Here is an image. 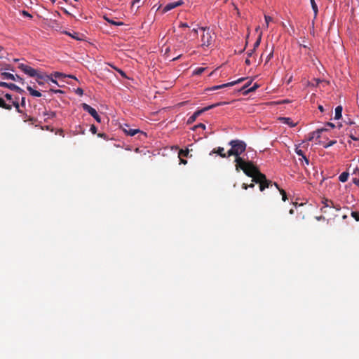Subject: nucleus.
<instances>
[{"instance_id":"nucleus-1","label":"nucleus","mask_w":359,"mask_h":359,"mask_svg":"<svg viewBox=\"0 0 359 359\" xmlns=\"http://www.w3.org/2000/svg\"><path fill=\"white\" fill-rule=\"evenodd\" d=\"M231 146V149L227 151V156H234L236 163L235 168L237 172L243 170L245 175H249L247 172L254 165L253 162L246 161L244 157H241V155L245 151L247 144L246 143L240 140H233L229 142Z\"/></svg>"},{"instance_id":"nucleus-2","label":"nucleus","mask_w":359,"mask_h":359,"mask_svg":"<svg viewBox=\"0 0 359 359\" xmlns=\"http://www.w3.org/2000/svg\"><path fill=\"white\" fill-rule=\"evenodd\" d=\"M247 172L250 174L246 175L252 177V182L259 184V189L261 191H263L266 188H269L273 186V182L267 180L266 175L262 173L257 166L253 165L248 170Z\"/></svg>"},{"instance_id":"nucleus-3","label":"nucleus","mask_w":359,"mask_h":359,"mask_svg":"<svg viewBox=\"0 0 359 359\" xmlns=\"http://www.w3.org/2000/svg\"><path fill=\"white\" fill-rule=\"evenodd\" d=\"M203 34L201 36V46L209 47L213 41V33L208 27H201Z\"/></svg>"},{"instance_id":"nucleus-4","label":"nucleus","mask_w":359,"mask_h":359,"mask_svg":"<svg viewBox=\"0 0 359 359\" xmlns=\"http://www.w3.org/2000/svg\"><path fill=\"white\" fill-rule=\"evenodd\" d=\"M226 104V102H217V103H215V104H211V105H209L206 107H204L202 109H200V110H197L196 111H195L187 120V123L188 124H191L193 123L196 119L197 118L198 116H199L201 114H202L203 112L209 110V109H213L216 107H219V106H221V105H223V104Z\"/></svg>"},{"instance_id":"nucleus-5","label":"nucleus","mask_w":359,"mask_h":359,"mask_svg":"<svg viewBox=\"0 0 359 359\" xmlns=\"http://www.w3.org/2000/svg\"><path fill=\"white\" fill-rule=\"evenodd\" d=\"M18 68L20 69L25 74H27L30 77H36L39 79H43V76L37 72V70L28 66L25 64L20 63L18 65Z\"/></svg>"},{"instance_id":"nucleus-6","label":"nucleus","mask_w":359,"mask_h":359,"mask_svg":"<svg viewBox=\"0 0 359 359\" xmlns=\"http://www.w3.org/2000/svg\"><path fill=\"white\" fill-rule=\"evenodd\" d=\"M81 107H82L84 111L88 112L96 120L97 122H98V123L101 122V118L99 116V114H97V111L94 108H93L92 107H90V105H88L86 103H83L81 104Z\"/></svg>"},{"instance_id":"nucleus-7","label":"nucleus","mask_w":359,"mask_h":359,"mask_svg":"<svg viewBox=\"0 0 359 359\" xmlns=\"http://www.w3.org/2000/svg\"><path fill=\"white\" fill-rule=\"evenodd\" d=\"M0 86L9 88L12 90H15L20 93H22L24 92V90L22 88H20V87H18V86H16L15 84L12 83H6V82H4V81H0Z\"/></svg>"},{"instance_id":"nucleus-8","label":"nucleus","mask_w":359,"mask_h":359,"mask_svg":"<svg viewBox=\"0 0 359 359\" xmlns=\"http://www.w3.org/2000/svg\"><path fill=\"white\" fill-rule=\"evenodd\" d=\"M123 131L130 136H134L137 133H141L142 134L145 135L143 132L140 130L139 129H132L130 128V126L127 124H125L123 126H122Z\"/></svg>"},{"instance_id":"nucleus-9","label":"nucleus","mask_w":359,"mask_h":359,"mask_svg":"<svg viewBox=\"0 0 359 359\" xmlns=\"http://www.w3.org/2000/svg\"><path fill=\"white\" fill-rule=\"evenodd\" d=\"M323 203L325 205H324V207H323V208H321V211H323V212H325V211H324V210H323V209H324L325 208H327V207H332V208H334L337 209V210H339L341 208L339 205H337V206H336V205H334V203H333L332 201L328 200V199H327V198H325V199L323 201Z\"/></svg>"},{"instance_id":"nucleus-10","label":"nucleus","mask_w":359,"mask_h":359,"mask_svg":"<svg viewBox=\"0 0 359 359\" xmlns=\"http://www.w3.org/2000/svg\"><path fill=\"white\" fill-rule=\"evenodd\" d=\"M212 153H215V154H217L218 155H219L222 158H226V157H229L227 156V153H224V149L223 147H219L217 148H215L212 151Z\"/></svg>"},{"instance_id":"nucleus-11","label":"nucleus","mask_w":359,"mask_h":359,"mask_svg":"<svg viewBox=\"0 0 359 359\" xmlns=\"http://www.w3.org/2000/svg\"><path fill=\"white\" fill-rule=\"evenodd\" d=\"M280 120L282 123L290 126V127H294L297 123H294L291 118L289 117H281Z\"/></svg>"},{"instance_id":"nucleus-12","label":"nucleus","mask_w":359,"mask_h":359,"mask_svg":"<svg viewBox=\"0 0 359 359\" xmlns=\"http://www.w3.org/2000/svg\"><path fill=\"white\" fill-rule=\"evenodd\" d=\"M27 89L29 92L30 95L34 97H39L41 96V93L39 91L33 89L31 86H27Z\"/></svg>"},{"instance_id":"nucleus-13","label":"nucleus","mask_w":359,"mask_h":359,"mask_svg":"<svg viewBox=\"0 0 359 359\" xmlns=\"http://www.w3.org/2000/svg\"><path fill=\"white\" fill-rule=\"evenodd\" d=\"M0 108H3L7 110H11L12 105L9 104H6L5 100L0 97Z\"/></svg>"},{"instance_id":"nucleus-14","label":"nucleus","mask_w":359,"mask_h":359,"mask_svg":"<svg viewBox=\"0 0 359 359\" xmlns=\"http://www.w3.org/2000/svg\"><path fill=\"white\" fill-rule=\"evenodd\" d=\"M342 110H343V108L341 106H337L336 108H335V116H334V119H339L341 118L342 115H341V113H342Z\"/></svg>"},{"instance_id":"nucleus-15","label":"nucleus","mask_w":359,"mask_h":359,"mask_svg":"<svg viewBox=\"0 0 359 359\" xmlns=\"http://www.w3.org/2000/svg\"><path fill=\"white\" fill-rule=\"evenodd\" d=\"M1 76L4 79H10V80H13V81L16 80L15 75H13L11 73H9V72H2Z\"/></svg>"},{"instance_id":"nucleus-16","label":"nucleus","mask_w":359,"mask_h":359,"mask_svg":"<svg viewBox=\"0 0 359 359\" xmlns=\"http://www.w3.org/2000/svg\"><path fill=\"white\" fill-rule=\"evenodd\" d=\"M175 8H176L175 2L169 3L163 8V12L166 13Z\"/></svg>"},{"instance_id":"nucleus-17","label":"nucleus","mask_w":359,"mask_h":359,"mask_svg":"<svg viewBox=\"0 0 359 359\" xmlns=\"http://www.w3.org/2000/svg\"><path fill=\"white\" fill-rule=\"evenodd\" d=\"M349 174L346 172H343L339 177V180L341 182H345L348 180Z\"/></svg>"},{"instance_id":"nucleus-18","label":"nucleus","mask_w":359,"mask_h":359,"mask_svg":"<svg viewBox=\"0 0 359 359\" xmlns=\"http://www.w3.org/2000/svg\"><path fill=\"white\" fill-rule=\"evenodd\" d=\"M274 186L280 191V194L282 195V199L283 201H285L287 200V195L286 192L283 189H279L278 184L276 183L273 184Z\"/></svg>"},{"instance_id":"nucleus-19","label":"nucleus","mask_w":359,"mask_h":359,"mask_svg":"<svg viewBox=\"0 0 359 359\" xmlns=\"http://www.w3.org/2000/svg\"><path fill=\"white\" fill-rule=\"evenodd\" d=\"M310 1H311L312 9L314 12V15H315V17H316V15L318 14V11L317 4H316L315 0H310Z\"/></svg>"},{"instance_id":"nucleus-20","label":"nucleus","mask_w":359,"mask_h":359,"mask_svg":"<svg viewBox=\"0 0 359 359\" xmlns=\"http://www.w3.org/2000/svg\"><path fill=\"white\" fill-rule=\"evenodd\" d=\"M205 70V68L204 67H198L194 71L193 75H201Z\"/></svg>"},{"instance_id":"nucleus-21","label":"nucleus","mask_w":359,"mask_h":359,"mask_svg":"<svg viewBox=\"0 0 359 359\" xmlns=\"http://www.w3.org/2000/svg\"><path fill=\"white\" fill-rule=\"evenodd\" d=\"M189 149L183 150L180 149L179 151V157H187L189 155Z\"/></svg>"},{"instance_id":"nucleus-22","label":"nucleus","mask_w":359,"mask_h":359,"mask_svg":"<svg viewBox=\"0 0 359 359\" xmlns=\"http://www.w3.org/2000/svg\"><path fill=\"white\" fill-rule=\"evenodd\" d=\"M261 40H262V33L259 34L257 41L255 42L252 49L256 50V48H257L259 47Z\"/></svg>"},{"instance_id":"nucleus-23","label":"nucleus","mask_w":359,"mask_h":359,"mask_svg":"<svg viewBox=\"0 0 359 359\" xmlns=\"http://www.w3.org/2000/svg\"><path fill=\"white\" fill-rule=\"evenodd\" d=\"M228 86H229V83H224V84H222V85L215 86L212 87L210 88V90H215L221 89V88H225V87H228Z\"/></svg>"},{"instance_id":"nucleus-24","label":"nucleus","mask_w":359,"mask_h":359,"mask_svg":"<svg viewBox=\"0 0 359 359\" xmlns=\"http://www.w3.org/2000/svg\"><path fill=\"white\" fill-rule=\"evenodd\" d=\"M327 130L325 128H320L313 132V135H316V137L319 138L322 132Z\"/></svg>"},{"instance_id":"nucleus-25","label":"nucleus","mask_w":359,"mask_h":359,"mask_svg":"<svg viewBox=\"0 0 359 359\" xmlns=\"http://www.w3.org/2000/svg\"><path fill=\"white\" fill-rule=\"evenodd\" d=\"M65 34L69 35V36H72L73 39H75L76 40L81 39L80 37H79V34L76 32H74V34H71L68 32H65Z\"/></svg>"},{"instance_id":"nucleus-26","label":"nucleus","mask_w":359,"mask_h":359,"mask_svg":"<svg viewBox=\"0 0 359 359\" xmlns=\"http://www.w3.org/2000/svg\"><path fill=\"white\" fill-rule=\"evenodd\" d=\"M12 105L15 108L16 111L18 113H21L22 111L20 109L19 103L17 100L12 101Z\"/></svg>"},{"instance_id":"nucleus-27","label":"nucleus","mask_w":359,"mask_h":359,"mask_svg":"<svg viewBox=\"0 0 359 359\" xmlns=\"http://www.w3.org/2000/svg\"><path fill=\"white\" fill-rule=\"evenodd\" d=\"M351 216L355 219V221H359V212L352 211L351 213Z\"/></svg>"},{"instance_id":"nucleus-28","label":"nucleus","mask_w":359,"mask_h":359,"mask_svg":"<svg viewBox=\"0 0 359 359\" xmlns=\"http://www.w3.org/2000/svg\"><path fill=\"white\" fill-rule=\"evenodd\" d=\"M244 80H245V78H240V79H238L236 81H232V82H229V86H233L235 84L240 83L243 82Z\"/></svg>"},{"instance_id":"nucleus-29","label":"nucleus","mask_w":359,"mask_h":359,"mask_svg":"<svg viewBox=\"0 0 359 359\" xmlns=\"http://www.w3.org/2000/svg\"><path fill=\"white\" fill-rule=\"evenodd\" d=\"M258 88H259V85L257 83H255L252 87H251L250 88L248 89L245 91V94L250 93V92H254Z\"/></svg>"},{"instance_id":"nucleus-30","label":"nucleus","mask_w":359,"mask_h":359,"mask_svg":"<svg viewBox=\"0 0 359 359\" xmlns=\"http://www.w3.org/2000/svg\"><path fill=\"white\" fill-rule=\"evenodd\" d=\"M113 68H114V69H116V71H117V72L121 74V76L123 78H126V79H127V78H128V77H127V76H126V73H125L123 70H121V69H118V68L114 67H113Z\"/></svg>"},{"instance_id":"nucleus-31","label":"nucleus","mask_w":359,"mask_h":359,"mask_svg":"<svg viewBox=\"0 0 359 359\" xmlns=\"http://www.w3.org/2000/svg\"><path fill=\"white\" fill-rule=\"evenodd\" d=\"M206 128L205 125L203 124V123H199L198 125H196L194 128H193V130H196L197 128H201L203 130H205Z\"/></svg>"},{"instance_id":"nucleus-32","label":"nucleus","mask_w":359,"mask_h":359,"mask_svg":"<svg viewBox=\"0 0 359 359\" xmlns=\"http://www.w3.org/2000/svg\"><path fill=\"white\" fill-rule=\"evenodd\" d=\"M337 143V141L336 140H331L329 142H327V144H324L323 147L325 148H328L332 145H334V144Z\"/></svg>"},{"instance_id":"nucleus-33","label":"nucleus","mask_w":359,"mask_h":359,"mask_svg":"<svg viewBox=\"0 0 359 359\" xmlns=\"http://www.w3.org/2000/svg\"><path fill=\"white\" fill-rule=\"evenodd\" d=\"M53 76H55V78H56V79H60V78H61V77H66V76H67V75H65V74H63L62 73L57 72H55V73H54V74H53Z\"/></svg>"},{"instance_id":"nucleus-34","label":"nucleus","mask_w":359,"mask_h":359,"mask_svg":"<svg viewBox=\"0 0 359 359\" xmlns=\"http://www.w3.org/2000/svg\"><path fill=\"white\" fill-rule=\"evenodd\" d=\"M254 187H255V184H254L253 183H251V184H249V185H248V184H245V183H243V184H242V188H243V189H245V190H246V189H248V187H250V188H253Z\"/></svg>"},{"instance_id":"nucleus-35","label":"nucleus","mask_w":359,"mask_h":359,"mask_svg":"<svg viewBox=\"0 0 359 359\" xmlns=\"http://www.w3.org/2000/svg\"><path fill=\"white\" fill-rule=\"evenodd\" d=\"M295 152L297 153V155L302 156V158L304 156L303 151L299 149L298 147L295 149Z\"/></svg>"},{"instance_id":"nucleus-36","label":"nucleus","mask_w":359,"mask_h":359,"mask_svg":"<svg viewBox=\"0 0 359 359\" xmlns=\"http://www.w3.org/2000/svg\"><path fill=\"white\" fill-rule=\"evenodd\" d=\"M273 54V48H271L270 53H269V55L266 57V62H269L272 58Z\"/></svg>"},{"instance_id":"nucleus-37","label":"nucleus","mask_w":359,"mask_h":359,"mask_svg":"<svg viewBox=\"0 0 359 359\" xmlns=\"http://www.w3.org/2000/svg\"><path fill=\"white\" fill-rule=\"evenodd\" d=\"M75 93H76L77 95H79L81 96V95H83V89H82V88H78L77 89H76Z\"/></svg>"},{"instance_id":"nucleus-38","label":"nucleus","mask_w":359,"mask_h":359,"mask_svg":"<svg viewBox=\"0 0 359 359\" xmlns=\"http://www.w3.org/2000/svg\"><path fill=\"white\" fill-rule=\"evenodd\" d=\"M90 130L93 134H95L97 133V128L95 125H91Z\"/></svg>"},{"instance_id":"nucleus-39","label":"nucleus","mask_w":359,"mask_h":359,"mask_svg":"<svg viewBox=\"0 0 359 359\" xmlns=\"http://www.w3.org/2000/svg\"><path fill=\"white\" fill-rule=\"evenodd\" d=\"M4 97H6V99L8 101H11L12 102L13 100V98H12V95L9 93H6L4 95Z\"/></svg>"},{"instance_id":"nucleus-40","label":"nucleus","mask_w":359,"mask_h":359,"mask_svg":"<svg viewBox=\"0 0 359 359\" xmlns=\"http://www.w3.org/2000/svg\"><path fill=\"white\" fill-rule=\"evenodd\" d=\"M108 21H109V23L113 24V25H123V23L122 22H115L114 20H108Z\"/></svg>"},{"instance_id":"nucleus-41","label":"nucleus","mask_w":359,"mask_h":359,"mask_svg":"<svg viewBox=\"0 0 359 359\" xmlns=\"http://www.w3.org/2000/svg\"><path fill=\"white\" fill-rule=\"evenodd\" d=\"M15 79H16V80H15V81H19V82H20V83H24V79H23L22 78H21L20 76H18V75H17V74H16V75H15Z\"/></svg>"},{"instance_id":"nucleus-42","label":"nucleus","mask_w":359,"mask_h":359,"mask_svg":"<svg viewBox=\"0 0 359 359\" xmlns=\"http://www.w3.org/2000/svg\"><path fill=\"white\" fill-rule=\"evenodd\" d=\"M264 18H265L266 24H267V25H269V23L270 21L272 20V18L271 17H269V16H267V15H265Z\"/></svg>"},{"instance_id":"nucleus-43","label":"nucleus","mask_w":359,"mask_h":359,"mask_svg":"<svg viewBox=\"0 0 359 359\" xmlns=\"http://www.w3.org/2000/svg\"><path fill=\"white\" fill-rule=\"evenodd\" d=\"M175 6L177 7V6H182V4H184V1L182 0H179L177 1H175Z\"/></svg>"},{"instance_id":"nucleus-44","label":"nucleus","mask_w":359,"mask_h":359,"mask_svg":"<svg viewBox=\"0 0 359 359\" xmlns=\"http://www.w3.org/2000/svg\"><path fill=\"white\" fill-rule=\"evenodd\" d=\"M299 160H300V161L303 160V161H304V162H305V163H306V165H309V159H308L305 156H303L302 158H300Z\"/></svg>"},{"instance_id":"nucleus-45","label":"nucleus","mask_w":359,"mask_h":359,"mask_svg":"<svg viewBox=\"0 0 359 359\" xmlns=\"http://www.w3.org/2000/svg\"><path fill=\"white\" fill-rule=\"evenodd\" d=\"M353 182L359 187V178H353Z\"/></svg>"},{"instance_id":"nucleus-46","label":"nucleus","mask_w":359,"mask_h":359,"mask_svg":"<svg viewBox=\"0 0 359 359\" xmlns=\"http://www.w3.org/2000/svg\"><path fill=\"white\" fill-rule=\"evenodd\" d=\"M189 26L186 22H180V27H189Z\"/></svg>"},{"instance_id":"nucleus-47","label":"nucleus","mask_w":359,"mask_h":359,"mask_svg":"<svg viewBox=\"0 0 359 359\" xmlns=\"http://www.w3.org/2000/svg\"><path fill=\"white\" fill-rule=\"evenodd\" d=\"M51 92L54 93H62V91L61 90H54V89H50V90Z\"/></svg>"},{"instance_id":"nucleus-48","label":"nucleus","mask_w":359,"mask_h":359,"mask_svg":"<svg viewBox=\"0 0 359 359\" xmlns=\"http://www.w3.org/2000/svg\"><path fill=\"white\" fill-rule=\"evenodd\" d=\"M191 32L193 33L194 36H198V29H193Z\"/></svg>"},{"instance_id":"nucleus-49","label":"nucleus","mask_w":359,"mask_h":359,"mask_svg":"<svg viewBox=\"0 0 359 359\" xmlns=\"http://www.w3.org/2000/svg\"><path fill=\"white\" fill-rule=\"evenodd\" d=\"M255 50L254 49H252V50H250L248 52V57H251L252 55V54L254 53Z\"/></svg>"},{"instance_id":"nucleus-50","label":"nucleus","mask_w":359,"mask_h":359,"mask_svg":"<svg viewBox=\"0 0 359 359\" xmlns=\"http://www.w3.org/2000/svg\"><path fill=\"white\" fill-rule=\"evenodd\" d=\"M22 14L25 16L32 18V15L27 11H22Z\"/></svg>"},{"instance_id":"nucleus-51","label":"nucleus","mask_w":359,"mask_h":359,"mask_svg":"<svg viewBox=\"0 0 359 359\" xmlns=\"http://www.w3.org/2000/svg\"><path fill=\"white\" fill-rule=\"evenodd\" d=\"M326 125H327V126H329V127L332 128H334V127H335L334 124V123H331V122H327V123H326Z\"/></svg>"},{"instance_id":"nucleus-52","label":"nucleus","mask_w":359,"mask_h":359,"mask_svg":"<svg viewBox=\"0 0 359 359\" xmlns=\"http://www.w3.org/2000/svg\"><path fill=\"white\" fill-rule=\"evenodd\" d=\"M46 77H47V79H48V80H50L51 82H53V83H55V84H57V81H56L55 79H50V78L49 77V76H46Z\"/></svg>"},{"instance_id":"nucleus-53","label":"nucleus","mask_w":359,"mask_h":359,"mask_svg":"<svg viewBox=\"0 0 359 359\" xmlns=\"http://www.w3.org/2000/svg\"><path fill=\"white\" fill-rule=\"evenodd\" d=\"M21 105L24 107L25 105V97H22Z\"/></svg>"},{"instance_id":"nucleus-54","label":"nucleus","mask_w":359,"mask_h":359,"mask_svg":"<svg viewBox=\"0 0 359 359\" xmlns=\"http://www.w3.org/2000/svg\"><path fill=\"white\" fill-rule=\"evenodd\" d=\"M180 158V163H182V164H187V161L183 158H182V157H179Z\"/></svg>"},{"instance_id":"nucleus-55","label":"nucleus","mask_w":359,"mask_h":359,"mask_svg":"<svg viewBox=\"0 0 359 359\" xmlns=\"http://www.w3.org/2000/svg\"><path fill=\"white\" fill-rule=\"evenodd\" d=\"M251 82H252V81H250L248 82V83H247L243 86V89H245V88H248V87L251 84Z\"/></svg>"},{"instance_id":"nucleus-56","label":"nucleus","mask_w":359,"mask_h":359,"mask_svg":"<svg viewBox=\"0 0 359 359\" xmlns=\"http://www.w3.org/2000/svg\"><path fill=\"white\" fill-rule=\"evenodd\" d=\"M350 137H351L353 140H355V141H356V140H359V138H358V137H355V136H354V135H350Z\"/></svg>"},{"instance_id":"nucleus-57","label":"nucleus","mask_w":359,"mask_h":359,"mask_svg":"<svg viewBox=\"0 0 359 359\" xmlns=\"http://www.w3.org/2000/svg\"><path fill=\"white\" fill-rule=\"evenodd\" d=\"M245 64L248 65H250V59L248 57L246 58L245 61Z\"/></svg>"},{"instance_id":"nucleus-58","label":"nucleus","mask_w":359,"mask_h":359,"mask_svg":"<svg viewBox=\"0 0 359 359\" xmlns=\"http://www.w3.org/2000/svg\"><path fill=\"white\" fill-rule=\"evenodd\" d=\"M318 109H319L320 111H324L323 107L322 105H319V106H318Z\"/></svg>"},{"instance_id":"nucleus-59","label":"nucleus","mask_w":359,"mask_h":359,"mask_svg":"<svg viewBox=\"0 0 359 359\" xmlns=\"http://www.w3.org/2000/svg\"><path fill=\"white\" fill-rule=\"evenodd\" d=\"M315 135H313V133H311V136L309 138V141H311L314 138Z\"/></svg>"},{"instance_id":"nucleus-60","label":"nucleus","mask_w":359,"mask_h":359,"mask_svg":"<svg viewBox=\"0 0 359 359\" xmlns=\"http://www.w3.org/2000/svg\"><path fill=\"white\" fill-rule=\"evenodd\" d=\"M67 76H68L69 78H72V79H74L76 80V78L74 76H73V75H67Z\"/></svg>"},{"instance_id":"nucleus-61","label":"nucleus","mask_w":359,"mask_h":359,"mask_svg":"<svg viewBox=\"0 0 359 359\" xmlns=\"http://www.w3.org/2000/svg\"><path fill=\"white\" fill-rule=\"evenodd\" d=\"M98 136H99V137H104V136H105V134H104V133H99V134H98Z\"/></svg>"},{"instance_id":"nucleus-62","label":"nucleus","mask_w":359,"mask_h":359,"mask_svg":"<svg viewBox=\"0 0 359 359\" xmlns=\"http://www.w3.org/2000/svg\"><path fill=\"white\" fill-rule=\"evenodd\" d=\"M39 80H40L39 79H37V78H36V81L38 82V83H39V85H42V84H43V83H42L41 81H40Z\"/></svg>"},{"instance_id":"nucleus-63","label":"nucleus","mask_w":359,"mask_h":359,"mask_svg":"<svg viewBox=\"0 0 359 359\" xmlns=\"http://www.w3.org/2000/svg\"><path fill=\"white\" fill-rule=\"evenodd\" d=\"M180 57V55H178V56H177V57H176L172 58L171 60H177V59H178Z\"/></svg>"},{"instance_id":"nucleus-64","label":"nucleus","mask_w":359,"mask_h":359,"mask_svg":"<svg viewBox=\"0 0 359 359\" xmlns=\"http://www.w3.org/2000/svg\"><path fill=\"white\" fill-rule=\"evenodd\" d=\"M29 121H32V123L35 121L33 118L30 117L29 118Z\"/></svg>"}]
</instances>
